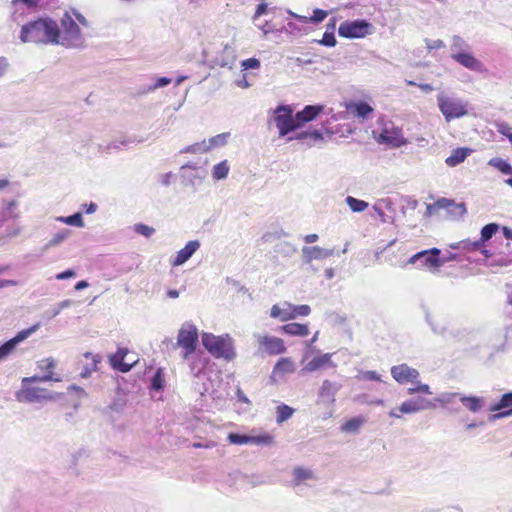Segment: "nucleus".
Listing matches in <instances>:
<instances>
[{"mask_svg":"<svg viewBox=\"0 0 512 512\" xmlns=\"http://www.w3.org/2000/svg\"><path fill=\"white\" fill-rule=\"evenodd\" d=\"M230 138L229 132L220 133L215 135L207 140V144L209 146V150L211 151L214 148L224 147Z\"/></svg>","mask_w":512,"mask_h":512,"instance_id":"e433bc0d","label":"nucleus"},{"mask_svg":"<svg viewBox=\"0 0 512 512\" xmlns=\"http://www.w3.org/2000/svg\"><path fill=\"white\" fill-rule=\"evenodd\" d=\"M451 54L463 53L470 50V45L462 37L454 35L451 39Z\"/></svg>","mask_w":512,"mask_h":512,"instance_id":"f704fd0d","label":"nucleus"},{"mask_svg":"<svg viewBox=\"0 0 512 512\" xmlns=\"http://www.w3.org/2000/svg\"><path fill=\"white\" fill-rule=\"evenodd\" d=\"M319 44L327 47H333L336 45V38L334 33L325 31L321 40L318 41Z\"/></svg>","mask_w":512,"mask_h":512,"instance_id":"052dcab7","label":"nucleus"},{"mask_svg":"<svg viewBox=\"0 0 512 512\" xmlns=\"http://www.w3.org/2000/svg\"><path fill=\"white\" fill-rule=\"evenodd\" d=\"M301 251L306 263H311L313 260H324L334 255V249H325L320 246H304Z\"/></svg>","mask_w":512,"mask_h":512,"instance_id":"aec40b11","label":"nucleus"},{"mask_svg":"<svg viewBox=\"0 0 512 512\" xmlns=\"http://www.w3.org/2000/svg\"><path fill=\"white\" fill-rule=\"evenodd\" d=\"M323 110V105H306L301 111L295 114L298 128L314 120Z\"/></svg>","mask_w":512,"mask_h":512,"instance_id":"5701e85b","label":"nucleus"},{"mask_svg":"<svg viewBox=\"0 0 512 512\" xmlns=\"http://www.w3.org/2000/svg\"><path fill=\"white\" fill-rule=\"evenodd\" d=\"M471 152L472 150L469 148H456L446 158L445 163L449 167H455L464 162Z\"/></svg>","mask_w":512,"mask_h":512,"instance_id":"bb28decb","label":"nucleus"},{"mask_svg":"<svg viewBox=\"0 0 512 512\" xmlns=\"http://www.w3.org/2000/svg\"><path fill=\"white\" fill-rule=\"evenodd\" d=\"M260 61L256 58H249L242 62V67L244 69H256L259 68Z\"/></svg>","mask_w":512,"mask_h":512,"instance_id":"0e129e2a","label":"nucleus"},{"mask_svg":"<svg viewBox=\"0 0 512 512\" xmlns=\"http://www.w3.org/2000/svg\"><path fill=\"white\" fill-rule=\"evenodd\" d=\"M512 392H509V393H505L500 401L496 404H494L490 410L495 412V411H499L497 414H494L492 416V419H501V418H505V417H509V416H512ZM511 407L510 409L508 410H505V411H501L505 408H509Z\"/></svg>","mask_w":512,"mask_h":512,"instance_id":"b1692460","label":"nucleus"},{"mask_svg":"<svg viewBox=\"0 0 512 512\" xmlns=\"http://www.w3.org/2000/svg\"><path fill=\"white\" fill-rule=\"evenodd\" d=\"M125 355L126 351L119 349L110 359L112 366L121 372H128L132 368V364L123 361Z\"/></svg>","mask_w":512,"mask_h":512,"instance_id":"2f4dec72","label":"nucleus"},{"mask_svg":"<svg viewBox=\"0 0 512 512\" xmlns=\"http://www.w3.org/2000/svg\"><path fill=\"white\" fill-rule=\"evenodd\" d=\"M328 16V12L319 8L313 10V15L309 17L311 23L317 24L322 22Z\"/></svg>","mask_w":512,"mask_h":512,"instance_id":"680f3d73","label":"nucleus"},{"mask_svg":"<svg viewBox=\"0 0 512 512\" xmlns=\"http://www.w3.org/2000/svg\"><path fill=\"white\" fill-rule=\"evenodd\" d=\"M171 79L168 77H160L156 80L155 84L150 88L151 90H155L158 88L165 87L171 83Z\"/></svg>","mask_w":512,"mask_h":512,"instance_id":"338daca9","label":"nucleus"},{"mask_svg":"<svg viewBox=\"0 0 512 512\" xmlns=\"http://www.w3.org/2000/svg\"><path fill=\"white\" fill-rule=\"evenodd\" d=\"M134 231L140 235L147 237V238L151 237L155 233V229L153 227L148 226L143 223L135 224Z\"/></svg>","mask_w":512,"mask_h":512,"instance_id":"5fc2aeb1","label":"nucleus"},{"mask_svg":"<svg viewBox=\"0 0 512 512\" xmlns=\"http://www.w3.org/2000/svg\"><path fill=\"white\" fill-rule=\"evenodd\" d=\"M425 43H426V47H427V49L429 51H431V50H438V49H441V48L445 47L444 42L442 40H440V39H437V40H428V39H426Z\"/></svg>","mask_w":512,"mask_h":512,"instance_id":"e2e57ef3","label":"nucleus"},{"mask_svg":"<svg viewBox=\"0 0 512 512\" xmlns=\"http://www.w3.org/2000/svg\"><path fill=\"white\" fill-rule=\"evenodd\" d=\"M40 327V324H35L31 326L28 329H24L19 331L12 339L6 341L4 344L0 346V348L3 350V352L9 356L16 346L27 339L29 336H31L34 332H36Z\"/></svg>","mask_w":512,"mask_h":512,"instance_id":"a211bd4d","label":"nucleus"},{"mask_svg":"<svg viewBox=\"0 0 512 512\" xmlns=\"http://www.w3.org/2000/svg\"><path fill=\"white\" fill-rule=\"evenodd\" d=\"M56 367V361L52 357L43 358L37 361V368L43 372L41 376L25 377V381H61L60 377L54 376V369Z\"/></svg>","mask_w":512,"mask_h":512,"instance_id":"9b49d317","label":"nucleus"},{"mask_svg":"<svg viewBox=\"0 0 512 512\" xmlns=\"http://www.w3.org/2000/svg\"><path fill=\"white\" fill-rule=\"evenodd\" d=\"M359 380H369V381H382L380 374H378L376 371H360L359 374L356 376Z\"/></svg>","mask_w":512,"mask_h":512,"instance_id":"4d7b16f0","label":"nucleus"},{"mask_svg":"<svg viewBox=\"0 0 512 512\" xmlns=\"http://www.w3.org/2000/svg\"><path fill=\"white\" fill-rule=\"evenodd\" d=\"M292 314L294 315V319L298 316H308L311 312V308L309 305H292Z\"/></svg>","mask_w":512,"mask_h":512,"instance_id":"bf43d9fd","label":"nucleus"},{"mask_svg":"<svg viewBox=\"0 0 512 512\" xmlns=\"http://www.w3.org/2000/svg\"><path fill=\"white\" fill-rule=\"evenodd\" d=\"M36 382L37 381H25V378H23L22 387L16 393V399L23 403H41L44 401H56L60 398L61 394L59 393L32 385Z\"/></svg>","mask_w":512,"mask_h":512,"instance_id":"39448f33","label":"nucleus"},{"mask_svg":"<svg viewBox=\"0 0 512 512\" xmlns=\"http://www.w3.org/2000/svg\"><path fill=\"white\" fill-rule=\"evenodd\" d=\"M76 276V273L74 270L72 269H68L66 271H63L61 273H58L55 278L57 280H66V279H70V278H74Z\"/></svg>","mask_w":512,"mask_h":512,"instance_id":"774afa93","label":"nucleus"},{"mask_svg":"<svg viewBox=\"0 0 512 512\" xmlns=\"http://www.w3.org/2000/svg\"><path fill=\"white\" fill-rule=\"evenodd\" d=\"M56 221L65 223L67 225L76 226L79 228L84 227L83 217L80 212H77L70 216H59L56 218Z\"/></svg>","mask_w":512,"mask_h":512,"instance_id":"58836bf2","label":"nucleus"},{"mask_svg":"<svg viewBox=\"0 0 512 512\" xmlns=\"http://www.w3.org/2000/svg\"><path fill=\"white\" fill-rule=\"evenodd\" d=\"M497 131L505 136L509 142L512 144V127L509 126L506 122H500L496 124Z\"/></svg>","mask_w":512,"mask_h":512,"instance_id":"13d9d810","label":"nucleus"},{"mask_svg":"<svg viewBox=\"0 0 512 512\" xmlns=\"http://www.w3.org/2000/svg\"><path fill=\"white\" fill-rule=\"evenodd\" d=\"M391 204L390 199H380L373 205V210L376 212L382 223L389 222V217L383 211V206L389 207Z\"/></svg>","mask_w":512,"mask_h":512,"instance_id":"37998d69","label":"nucleus"},{"mask_svg":"<svg viewBox=\"0 0 512 512\" xmlns=\"http://www.w3.org/2000/svg\"><path fill=\"white\" fill-rule=\"evenodd\" d=\"M332 355L333 354L331 353H325L320 356L314 357L302 368L301 373H312L326 367L335 368L336 364L331 360Z\"/></svg>","mask_w":512,"mask_h":512,"instance_id":"412c9836","label":"nucleus"},{"mask_svg":"<svg viewBox=\"0 0 512 512\" xmlns=\"http://www.w3.org/2000/svg\"><path fill=\"white\" fill-rule=\"evenodd\" d=\"M341 387V384L326 379L318 390V396L322 402L333 405L336 401V394Z\"/></svg>","mask_w":512,"mask_h":512,"instance_id":"6ab92c4d","label":"nucleus"},{"mask_svg":"<svg viewBox=\"0 0 512 512\" xmlns=\"http://www.w3.org/2000/svg\"><path fill=\"white\" fill-rule=\"evenodd\" d=\"M164 377L162 369H158L151 380V388L154 390H161L164 387Z\"/></svg>","mask_w":512,"mask_h":512,"instance_id":"864d4df0","label":"nucleus"},{"mask_svg":"<svg viewBox=\"0 0 512 512\" xmlns=\"http://www.w3.org/2000/svg\"><path fill=\"white\" fill-rule=\"evenodd\" d=\"M435 405L424 397L410 398L404 401L398 408L402 414H415L423 410L432 409Z\"/></svg>","mask_w":512,"mask_h":512,"instance_id":"ddd939ff","label":"nucleus"},{"mask_svg":"<svg viewBox=\"0 0 512 512\" xmlns=\"http://www.w3.org/2000/svg\"><path fill=\"white\" fill-rule=\"evenodd\" d=\"M372 25L366 20L344 21L338 28V34L344 38H363L371 34Z\"/></svg>","mask_w":512,"mask_h":512,"instance_id":"1a4fd4ad","label":"nucleus"},{"mask_svg":"<svg viewBox=\"0 0 512 512\" xmlns=\"http://www.w3.org/2000/svg\"><path fill=\"white\" fill-rule=\"evenodd\" d=\"M347 110L354 116L367 119L373 112V108L366 102H354L347 105Z\"/></svg>","mask_w":512,"mask_h":512,"instance_id":"a878e982","label":"nucleus"},{"mask_svg":"<svg viewBox=\"0 0 512 512\" xmlns=\"http://www.w3.org/2000/svg\"><path fill=\"white\" fill-rule=\"evenodd\" d=\"M259 346L270 355L282 354L286 351L284 341L280 338L268 335H255Z\"/></svg>","mask_w":512,"mask_h":512,"instance_id":"f8f14e48","label":"nucleus"},{"mask_svg":"<svg viewBox=\"0 0 512 512\" xmlns=\"http://www.w3.org/2000/svg\"><path fill=\"white\" fill-rule=\"evenodd\" d=\"M425 319L435 334L446 337L449 334V321L439 313H425Z\"/></svg>","mask_w":512,"mask_h":512,"instance_id":"dca6fc26","label":"nucleus"},{"mask_svg":"<svg viewBox=\"0 0 512 512\" xmlns=\"http://www.w3.org/2000/svg\"><path fill=\"white\" fill-rule=\"evenodd\" d=\"M71 234L69 229H61L55 233L52 238L47 242L46 248H51L60 245L64 242Z\"/></svg>","mask_w":512,"mask_h":512,"instance_id":"c03bdc74","label":"nucleus"},{"mask_svg":"<svg viewBox=\"0 0 512 512\" xmlns=\"http://www.w3.org/2000/svg\"><path fill=\"white\" fill-rule=\"evenodd\" d=\"M317 481L318 477L312 469L300 466L293 469L291 483L294 487L302 484L311 486Z\"/></svg>","mask_w":512,"mask_h":512,"instance_id":"f3484780","label":"nucleus"},{"mask_svg":"<svg viewBox=\"0 0 512 512\" xmlns=\"http://www.w3.org/2000/svg\"><path fill=\"white\" fill-rule=\"evenodd\" d=\"M412 385H413L412 387H409L407 389V394H409V395H413L416 393H423V394H427V395L432 394L430 386L428 384L421 383L419 381V378L417 379V382Z\"/></svg>","mask_w":512,"mask_h":512,"instance_id":"8fccbe9b","label":"nucleus"},{"mask_svg":"<svg viewBox=\"0 0 512 512\" xmlns=\"http://www.w3.org/2000/svg\"><path fill=\"white\" fill-rule=\"evenodd\" d=\"M198 343V329L191 322H185L182 324L178 331L176 345L182 348V357L184 360H188L197 347Z\"/></svg>","mask_w":512,"mask_h":512,"instance_id":"0eeeda50","label":"nucleus"},{"mask_svg":"<svg viewBox=\"0 0 512 512\" xmlns=\"http://www.w3.org/2000/svg\"><path fill=\"white\" fill-rule=\"evenodd\" d=\"M458 395V393H443L436 400L442 404H448L451 403L453 398Z\"/></svg>","mask_w":512,"mask_h":512,"instance_id":"69168bd1","label":"nucleus"},{"mask_svg":"<svg viewBox=\"0 0 512 512\" xmlns=\"http://www.w3.org/2000/svg\"><path fill=\"white\" fill-rule=\"evenodd\" d=\"M461 403L471 412H478L483 407V398L476 396H464L460 395Z\"/></svg>","mask_w":512,"mask_h":512,"instance_id":"7c9ffc66","label":"nucleus"},{"mask_svg":"<svg viewBox=\"0 0 512 512\" xmlns=\"http://www.w3.org/2000/svg\"><path fill=\"white\" fill-rule=\"evenodd\" d=\"M498 229L499 225L496 223H489L485 225L481 229V237L479 239V243L483 245L486 241L493 237V235L498 231Z\"/></svg>","mask_w":512,"mask_h":512,"instance_id":"a18cd8bd","label":"nucleus"},{"mask_svg":"<svg viewBox=\"0 0 512 512\" xmlns=\"http://www.w3.org/2000/svg\"><path fill=\"white\" fill-rule=\"evenodd\" d=\"M450 247L452 249H462L467 251H477L482 248V244L479 243V240L471 241V240H463L454 244H451Z\"/></svg>","mask_w":512,"mask_h":512,"instance_id":"79ce46f5","label":"nucleus"},{"mask_svg":"<svg viewBox=\"0 0 512 512\" xmlns=\"http://www.w3.org/2000/svg\"><path fill=\"white\" fill-rule=\"evenodd\" d=\"M294 410L288 405L282 404L277 407L276 422L278 424L285 422L293 415Z\"/></svg>","mask_w":512,"mask_h":512,"instance_id":"de8ad7c7","label":"nucleus"},{"mask_svg":"<svg viewBox=\"0 0 512 512\" xmlns=\"http://www.w3.org/2000/svg\"><path fill=\"white\" fill-rule=\"evenodd\" d=\"M390 372L393 379L399 384H414L420 376L417 369L412 368L405 363L392 366Z\"/></svg>","mask_w":512,"mask_h":512,"instance_id":"9d476101","label":"nucleus"},{"mask_svg":"<svg viewBox=\"0 0 512 512\" xmlns=\"http://www.w3.org/2000/svg\"><path fill=\"white\" fill-rule=\"evenodd\" d=\"M57 36L59 27L55 21L38 19L22 26L20 39L22 42L56 44Z\"/></svg>","mask_w":512,"mask_h":512,"instance_id":"f257e3e1","label":"nucleus"},{"mask_svg":"<svg viewBox=\"0 0 512 512\" xmlns=\"http://www.w3.org/2000/svg\"><path fill=\"white\" fill-rule=\"evenodd\" d=\"M437 105L446 122L462 118L468 114L467 102L445 92L438 93Z\"/></svg>","mask_w":512,"mask_h":512,"instance_id":"7ed1b4c3","label":"nucleus"},{"mask_svg":"<svg viewBox=\"0 0 512 512\" xmlns=\"http://www.w3.org/2000/svg\"><path fill=\"white\" fill-rule=\"evenodd\" d=\"M200 245L201 244L198 240L188 241L186 245L177 252L175 258L171 262L172 266L177 267L183 265L200 248Z\"/></svg>","mask_w":512,"mask_h":512,"instance_id":"4be33fe9","label":"nucleus"},{"mask_svg":"<svg viewBox=\"0 0 512 512\" xmlns=\"http://www.w3.org/2000/svg\"><path fill=\"white\" fill-rule=\"evenodd\" d=\"M281 330L291 336H300L304 337L309 334V328L306 324H300V323H289L286 325H283L281 327Z\"/></svg>","mask_w":512,"mask_h":512,"instance_id":"cd10ccee","label":"nucleus"},{"mask_svg":"<svg viewBox=\"0 0 512 512\" xmlns=\"http://www.w3.org/2000/svg\"><path fill=\"white\" fill-rule=\"evenodd\" d=\"M209 146L207 144V140H202L200 142H196L192 145L186 146L180 152L181 153H191V154H203L209 152Z\"/></svg>","mask_w":512,"mask_h":512,"instance_id":"4c0bfd02","label":"nucleus"},{"mask_svg":"<svg viewBox=\"0 0 512 512\" xmlns=\"http://www.w3.org/2000/svg\"><path fill=\"white\" fill-rule=\"evenodd\" d=\"M292 304L285 302L282 306L273 305L270 310V316L272 318L279 319L282 322H286L294 319L292 314Z\"/></svg>","mask_w":512,"mask_h":512,"instance_id":"393cba45","label":"nucleus"},{"mask_svg":"<svg viewBox=\"0 0 512 512\" xmlns=\"http://www.w3.org/2000/svg\"><path fill=\"white\" fill-rule=\"evenodd\" d=\"M488 165L499 170L504 175H512L511 164L503 158H500V157L491 158L488 161Z\"/></svg>","mask_w":512,"mask_h":512,"instance_id":"72a5a7b5","label":"nucleus"},{"mask_svg":"<svg viewBox=\"0 0 512 512\" xmlns=\"http://www.w3.org/2000/svg\"><path fill=\"white\" fill-rule=\"evenodd\" d=\"M272 120L278 128L280 137L298 129L296 115L290 105H279L272 111Z\"/></svg>","mask_w":512,"mask_h":512,"instance_id":"423d86ee","label":"nucleus"},{"mask_svg":"<svg viewBox=\"0 0 512 512\" xmlns=\"http://www.w3.org/2000/svg\"><path fill=\"white\" fill-rule=\"evenodd\" d=\"M227 440L230 444L234 445H244L250 443V435H242L237 433H229L227 436Z\"/></svg>","mask_w":512,"mask_h":512,"instance_id":"3c124183","label":"nucleus"},{"mask_svg":"<svg viewBox=\"0 0 512 512\" xmlns=\"http://www.w3.org/2000/svg\"><path fill=\"white\" fill-rule=\"evenodd\" d=\"M364 424V419L361 417H354L346 421L341 430L347 433H358L361 426Z\"/></svg>","mask_w":512,"mask_h":512,"instance_id":"ea45409f","label":"nucleus"},{"mask_svg":"<svg viewBox=\"0 0 512 512\" xmlns=\"http://www.w3.org/2000/svg\"><path fill=\"white\" fill-rule=\"evenodd\" d=\"M84 357L87 359H91V367H84V369L81 372V377L87 378L91 375L92 371H95L97 369V364L100 362V357L98 355H94L91 352H86L84 354Z\"/></svg>","mask_w":512,"mask_h":512,"instance_id":"49530a36","label":"nucleus"},{"mask_svg":"<svg viewBox=\"0 0 512 512\" xmlns=\"http://www.w3.org/2000/svg\"><path fill=\"white\" fill-rule=\"evenodd\" d=\"M295 369V363L290 358H281L274 366L273 374H291L295 371Z\"/></svg>","mask_w":512,"mask_h":512,"instance_id":"c85d7f7f","label":"nucleus"},{"mask_svg":"<svg viewBox=\"0 0 512 512\" xmlns=\"http://www.w3.org/2000/svg\"><path fill=\"white\" fill-rule=\"evenodd\" d=\"M273 443V437L269 434H262L258 436H250V443L261 446H269Z\"/></svg>","mask_w":512,"mask_h":512,"instance_id":"603ef678","label":"nucleus"},{"mask_svg":"<svg viewBox=\"0 0 512 512\" xmlns=\"http://www.w3.org/2000/svg\"><path fill=\"white\" fill-rule=\"evenodd\" d=\"M295 139H297V140L310 139L313 142H317V141H323L324 137L320 131L314 130V131H304V132L298 133L296 135Z\"/></svg>","mask_w":512,"mask_h":512,"instance_id":"09e8293b","label":"nucleus"},{"mask_svg":"<svg viewBox=\"0 0 512 512\" xmlns=\"http://www.w3.org/2000/svg\"><path fill=\"white\" fill-rule=\"evenodd\" d=\"M450 206H454L455 214L463 216L466 214L467 209L464 203H454L452 200L447 198H441L435 203L436 208L448 209Z\"/></svg>","mask_w":512,"mask_h":512,"instance_id":"473e14b6","label":"nucleus"},{"mask_svg":"<svg viewBox=\"0 0 512 512\" xmlns=\"http://www.w3.org/2000/svg\"><path fill=\"white\" fill-rule=\"evenodd\" d=\"M143 139H137L136 137H121L119 139L113 140L108 144L107 149H120L122 146H127L135 143H142Z\"/></svg>","mask_w":512,"mask_h":512,"instance_id":"a19ab883","label":"nucleus"},{"mask_svg":"<svg viewBox=\"0 0 512 512\" xmlns=\"http://www.w3.org/2000/svg\"><path fill=\"white\" fill-rule=\"evenodd\" d=\"M440 252L438 248L420 251L409 258L408 264L417 265L419 268L438 270L446 263V260H441L439 257Z\"/></svg>","mask_w":512,"mask_h":512,"instance_id":"6e6552de","label":"nucleus"},{"mask_svg":"<svg viewBox=\"0 0 512 512\" xmlns=\"http://www.w3.org/2000/svg\"><path fill=\"white\" fill-rule=\"evenodd\" d=\"M18 203L15 200L7 201L4 203V211L8 218H17L19 214L16 212Z\"/></svg>","mask_w":512,"mask_h":512,"instance_id":"6e6d98bb","label":"nucleus"},{"mask_svg":"<svg viewBox=\"0 0 512 512\" xmlns=\"http://www.w3.org/2000/svg\"><path fill=\"white\" fill-rule=\"evenodd\" d=\"M379 142L388 144L393 148H399L403 145H406L407 143L402 131L394 126H392L391 128L385 126L382 129L379 135Z\"/></svg>","mask_w":512,"mask_h":512,"instance_id":"4468645a","label":"nucleus"},{"mask_svg":"<svg viewBox=\"0 0 512 512\" xmlns=\"http://www.w3.org/2000/svg\"><path fill=\"white\" fill-rule=\"evenodd\" d=\"M230 172V165L228 160H223L220 163L215 164L211 170V176L214 180H224L228 177Z\"/></svg>","mask_w":512,"mask_h":512,"instance_id":"c756f323","label":"nucleus"},{"mask_svg":"<svg viewBox=\"0 0 512 512\" xmlns=\"http://www.w3.org/2000/svg\"><path fill=\"white\" fill-rule=\"evenodd\" d=\"M451 58L460 64L461 66L475 72H483L485 71L483 63L478 60L471 52L470 50L458 53V54H451Z\"/></svg>","mask_w":512,"mask_h":512,"instance_id":"2eb2a0df","label":"nucleus"},{"mask_svg":"<svg viewBox=\"0 0 512 512\" xmlns=\"http://www.w3.org/2000/svg\"><path fill=\"white\" fill-rule=\"evenodd\" d=\"M202 345L217 359L230 362L236 357L234 341L229 334L216 336L212 333H203Z\"/></svg>","mask_w":512,"mask_h":512,"instance_id":"f03ea898","label":"nucleus"},{"mask_svg":"<svg viewBox=\"0 0 512 512\" xmlns=\"http://www.w3.org/2000/svg\"><path fill=\"white\" fill-rule=\"evenodd\" d=\"M83 43V36L80 28L70 12H65L61 18V29H59V36H57L56 44L68 48H75L81 46Z\"/></svg>","mask_w":512,"mask_h":512,"instance_id":"20e7f679","label":"nucleus"},{"mask_svg":"<svg viewBox=\"0 0 512 512\" xmlns=\"http://www.w3.org/2000/svg\"><path fill=\"white\" fill-rule=\"evenodd\" d=\"M345 203L348 205V207L350 208V210L354 213H360V212H363L364 210H366L369 206V203L364 201V200H360V199H357L353 196H347L345 198Z\"/></svg>","mask_w":512,"mask_h":512,"instance_id":"c9c22d12","label":"nucleus"}]
</instances>
